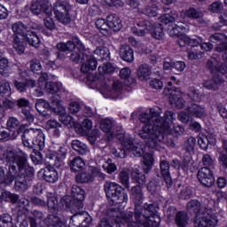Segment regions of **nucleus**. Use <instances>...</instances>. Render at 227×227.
I'll return each instance as SVG.
<instances>
[{"label": "nucleus", "mask_w": 227, "mask_h": 227, "mask_svg": "<svg viewBox=\"0 0 227 227\" xmlns=\"http://www.w3.org/2000/svg\"><path fill=\"white\" fill-rule=\"evenodd\" d=\"M15 170L11 185L14 182V190L17 192H26L29 189V178L35 176V168L29 166L27 154L22 150H19Z\"/></svg>", "instance_id": "obj_1"}, {"label": "nucleus", "mask_w": 227, "mask_h": 227, "mask_svg": "<svg viewBox=\"0 0 227 227\" xmlns=\"http://www.w3.org/2000/svg\"><path fill=\"white\" fill-rule=\"evenodd\" d=\"M139 120L141 123H145L142 129L139 130L138 136L141 139H144L148 148L153 150H160L164 148L165 137L157 129V126L153 124V120L146 113L140 115Z\"/></svg>", "instance_id": "obj_2"}, {"label": "nucleus", "mask_w": 227, "mask_h": 227, "mask_svg": "<svg viewBox=\"0 0 227 227\" xmlns=\"http://www.w3.org/2000/svg\"><path fill=\"white\" fill-rule=\"evenodd\" d=\"M186 210L195 214L194 227H215L219 223L217 215L212 213V210L207 207L201 210V202L198 200H190L186 204Z\"/></svg>", "instance_id": "obj_3"}, {"label": "nucleus", "mask_w": 227, "mask_h": 227, "mask_svg": "<svg viewBox=\"0 0 227 227\" xmlns=\"http://www.w3.org/2000/svg\"><path fill=\"white\" fill-rule=\"evenodd\" d=\"M19 157V151L13 148L4 149L0 146V164H4V160L9 164L7 172L4 168L0 167V185L8 187L12 185V180L15 175V162Z\"/></svg>", "instance_id": "obj_4"}, {"label": "nucleus", "mask_w": 227, "mask_h": 227, "mask_svg": "<svg viewBox=\"0 0 227 227\" xmlns=\"http://www.w3.org/2000/svg\"><path fill=\"white\" fill-rule=\"evenodd\" d=\"M140 210L135 207V218L145 227H159L160 216H159V205L155 202H145L139 204Z\"/></svg>", "instance_id": "obj_5"}, {"label": "nucleus", "mask_w": 227, "mask_h": 227, "mask_svg": "<svg viewBox=\"0 0 227 227\" xmlns=\"http://www.w3.org/2000/svg\"><path fill=\"white\" fill-rule=\"evenodd\" d=\"M12 29L14 33V36H22L31 47H34L35 49L40 47L42 41H40V37L35 32L40 30V26L36 24H29L28 26H26L22 21H17L12 25Z\"/></svg>", "instance_id": "obj_6"}, {"label": "nucleus", "mask_w": 227, "mask_h": 227, "mask_svg": "<svg viewBox=\"0 0 227 227\" xmlns=\"http://www.w3.org/2000/svg\"><path fill=\"white\" fill-rule=\"evenodd\" d=\"M22 143L27 148L38 146L39 150L45 148V135L41 129H26L21 136Z\"/></svg>", "instance_id": "obj_7"}, {"label": "nucleus", "mask_w": 227, "mask_h": 227, "mask_svg": "<svg viewBox=\"0 0 227 227\" xmlns=\"http://www.w3.org/2000/svg\"><path fill=\"white\" fill-rule=\"evenodd\" d=\"M104 191L110 205H118V203H127L129 195L123 192V188L120 184L113 182H106L104 184Z\"/></svg>", "instance_id": "obj_8"}, {"label": "nucleus", "mask_w": 227, "mask_h": 227, "mask_svg": "<svg viewBox=\"0 0 227 227\" xmlns=\"http://www.w3.org/2000/svg\"><path fill=\"white\" fill-rule=\"evenodd\" d=\"M99 85L100 93L103 94L105 98H118L123 90V82L120 80H114L112 87L109 85V81L102 82Z\"/></svg>", "instance_id": "obj_9"}, {"label": "nucleus", "mask_w": 227, "mask_h": 227, "mask_svg": "<svg viewBox=\"0 0 227 227\" xmlns=\"http://www.w3.org/2000/svg\"><path fill=\"white\" fill-rule=\"evenodd\" d=\"M72 10L70 4L67 1L63 0H57L56 3L53 4V11L56 16V19L64 24L65 26L70 24L71 19L70 14L68 12Z\"/></svg>", "instance_id": "obj_10"}, {"label": "nucleus", "mask_w": 227, "mask_h": 227, "mask_svg": "<svg viewBox=\"0 0 227 227\" xmlns=\"http://www.w3.org/2000/svg\"><path fill=\"white\" fill-rule=\"evenodd\" d=\"M175 120H176V114L172 111H166L161 119H156V127L158 132H160V134L166 137L165 134L168 132L169 125H171ZM164 141L165 143H163V145H166V138H164Z\"/></svg>", "instance_id": "obj_11"}, {"label": "nucleus", "mask_w": 227, "mask_h": 227, "mask_svg": "<svg viewBox=\"0 0 227 227\" xmlns=\"http://www.w3.org/2000/svg\"><path fill=\"white\" fill-rule=\"evenodd\" d=\"M30 12L34 15L45 13L47 17H51V15H52V6L49 0H35L30 5Z\"/></svg>", "instance_id": "obj_12"}, {"label": "nucleus", "mask_w": 227, "mask_h": 227, "mask_svg": "<svg viewBox=\"0 0 227 227\" xmlns=\"http://www.w3.org/2000/svg\"><path fill=\"white\" fill-rule=\"evenodd\" d=\"M57 49L58 51H70L74 49V51H79L82 54L86 51V47L77 36H72L71 40L67 43H57Z\"/></svg>", "instance_id": "obj_13"}, {"label": "nucleus", "mask_w": 227, "mask_h": 227, "mask_svg": "<svg viewBox=\"0 0 227 227\" xmlns=\"http://www.w3.org/2000/svg\"><path fill=\"white\" fill-rule=\"evenodd\" d=\"M197 178L204 187H212L215 183L214 173H212L210 168L207 167H202L199 169Z\"/></svg>", "instance_id": "obj_14"}, {"label": "nucleus", "mask_w": 227, "mask_h": 227, "mask_svg": "<svg viewBox=\"0 0 227 227\" xmlns=\"http://www.w3.org/2000/svg\"><path fill=\"white\" fill-rule=\"evenodd\" d=\"M70 224L76 227H90L91 224V216L88 212H80L73 215L70 218Z\"/></svg>", "instance_id": "obj_15"}, {"label": "nucleus", "mask_w": 227, "mask_h": 227, "mask_svg": "<svg viewBox=\"0 0 227 227\" xmlns=\"http://www.w3.org/2000/svg\"><path fill=\"white\" fill-rule=\"evenodd\" d=\"M106 74H114V66L109 62L98 67V73L92 75V82L99 84L106 82Z\"/></svg>", "instance_id": "obj_16"}, {"label": "nucleus", "mask_w": 227, "mask_h": 227, "mask_svg": "<svg viewBox=\"0 0 227 227\" xmlns=\"http://www.w3.org/2000/svg\"><path fill=\"white\" fill-rule=\"evenodd\" d=\"M154 26L155 25L148 20H140L137 22V27L132 28V33L137 36H146L148 33H151Z\"/></svg>", "instance_id": "obj_17"}, {"label": "nucleus", "mask_w": 227, "mask_h": 227, "mask_svg": "<svg viewBox=\"0 0 227 227\" xmlns=\"http://www.w3.org/2000/svg\"><path fill=\"white\" fill-rule=\"evenodd\" d=\"M210 42L212 43H218L215 51V52H225L227 51V36L222 33H215L210 35L209 37Z\"/></svg>", "instance_id": "obj_18"}, {"label": "nucleus", "mask_w": 227, "mask_h": 227, "mask_svg": "<svg viewBox=\"0 0 227 227\" xmlns=\"http://www.w3.org/2000/svg\"><path fill=\"white\" fill-rule=\"evenodd\" d=\"M12 84L17 91L20 93H26V91H27V88H35V86H36V81L33 79L21 80L18 78L13 80Z\"/></svg>", "instance_id": "obj_19"}, {"label": "nucleus", "mask_w": 227, "mask_h": 227, "mask_svg": "<svg viewBox=\"0 0 227 227\" xmlns=\"http://www.w3.org/2000/svg\"><path fill=\"white\" fill-rule=\"evenodd\" d=\"M131 198L135 207H137V212H139L141 207L139 205H143L144 194H143V186L135 185L131 187L130 190Z\"/></svg>", "instance_id": "obj_20"}, {"label": "nucleus", "mask_w": 227, "mask_h": 227, "mask_svg": "<svg viewBox=\"0 0 227 227\" xmlns=\"http://www.w3.org/2000/svg\"><path fill=\"white\" fill-rule=\"evenodd\" d=\"M186 111H188L191 116L200 118V120L207 116V109L199 104L190 103L186 107Z\"/></svg>", "instance_id": "obj_21"}, {"label": "nucleus", "mask_w": 227, "mask_h": 227, "mask_svg": "<svg viewBox=\"0 0 227 227\" xmlns=\"http://www.w3.org/2000/svg\"><path fill=\"white\" fill-rule=\"evenodd\" d=\"M71 195L77 202L78 210H81L83 207L82 201L86 198V192L81 186L74 184L71 189Z\"/></svg>", "instance_id": "obj_22"}, {"label": "nucleus", "mask_w": 227, "mask_h": 227, "mask_svg": "<svg viewBox=\"0 0 227 227\" xmlns=\"http://www.w3.org/2000/svg\"><path fill=\"white\" fill-rule=\"evenodd\" d=\"M39 173L43 175V180L48 184H56L59 178L58 171L54 168H45L41 169Z\"/></svg>", "instance_id": "obj_23"}, {"label": "nucleus", "mask_w": 227, "mask_h": 227, "mask_svg": "<svg viewBox=\"0 0 227 227\" xmlns=\"http://www.w3.org/2000/svg\"><path fill=\"white\" fill-rule=\"evenodd\" d=\"M160 173L163 180L167 184L168 189L173 185V179L171 178V174H169V162L166 160H163L160 163Z\"/></svg>", "instance_id": "obj_24"}, {"label": "nucleus", "mask_w": 227, "mask_h": 227, "mask_svg": "<svg viewBox=\"0 0 227 227\" xmlns=\"http://www.w3.org/2000/svg\"><path fill=\"white\" fill-rule=\"evenodd\" d=\"M221 84H223V78L217 74H215L212 79L205 80L203 82V87L206 88V90H212L213 91L218 90Z\"/></svg>", "instance_id": "obj_25"}, {"label": "nucleus", "mask_w": 227, "mask_h": 227, "mask_svg": "<svg viewBox=\"0 0 227 227\" xmlns=\"http://www.w3.org/2000/svg\"><path fill=\"white\" fill-rule=\"evenodd\" d=\"M106 22L108 28L113 29L115 33H118V31L121 30V27H123V25L121 24V20L120 17L110 14L106 17Z\"/></svg>", "instance_id": "obj_26"}, {"label": "nucleus", "mask_w": 227, "mask_h": 227, "mask_svg": "<svg viewBox=\"0 0 227 227\" xmlns=\"http://www.w3.org/2000/svg\"><path fill=\"white\" fill-rule=\"evenodd\" d=\"M30 205L31 202L27 199L22 198L18 200L16 205L17 217L20 218L22 215H27V214L29 212Z\"/></svg>", "instance_id": "obj_27"}, {"label": "nucleus", "mask_w": 227, "mask_h": 227, "mask_svg": "<svg viewBox=\"0 0 227 227\" xmlns=\"http://www.w3.org/2000/svg\"><path fill=\"white\" fill-rule=\"evenodd\" d=\"M137 75L138 81H150V77L152 75V67H150L148 64L140 65L137 69Z\"/></svg>", "instance_id": "obj_28"}, {"label": "nucleus", "mask_w": 227, "mask_h": 227, "mask_svg": "<svg viewBox=\"0 0 227 227\" xmlns=\"http://www.w3.org/2000/svg\"><path fill=\"white\" fill-rule=\"evenodd\" d=\"M119 54L123 61L132 63L134 61V50L129 45H121L119 50Z\"/></svg>", "instance_id": "obj_29"}, {"label": "nucleus", "mask_w": 227, "mask_h": 227, "mask_svg": "<svg viewBox=\"0 0 227 227\" xmlns=\"http://www.w3.org/2000/svg\"><path fill=\"white\" fill-rule=\"evenodd\" d=\"M169 101L172 106H176L178 109L185 107V100H184L182 94L178 90H174L170 93Z\"/></svg>", "instance_id": "obj_30"}, {"label": "nucleus", "mask_w": 227, "mask_h": 227, "mask_svg": "<svg viewBox=\"0 0 227 227\" xmlns=\"http://www.w3.org/2000/svg\"><path fill=\"white\" fill-rule=\"evenodd\" d=\"M184 16L186 19H192V20H198V19H203L205 17V12L200 8L190 7L184 12Z\"/></svg>", "instance_id": "obj_31"}, {"label": "nucleus", "mask_w": 227, "mask_h": 227, "mask_svg": "<svg viewBox=\"0 0 227 227\" xmlns=\"http://www.w3.org/2000/svg\"><path fill=\"white\" fill-rule=\"evenodd\" d=\"M206 67L211 74H226V71L221 69V63H219V60L214 57L207 59Z\"/></svg>", "instance_id": "obj_32"}, {"label": "nucleus", "mask_w": 227, "mask_h": 227, "mask_svg": "<svg viewBox=\"0 0 227 227\" xmlns=\"http://www.w3.org/2000/svg\"><path fill=\"white\" fill-rule=\"evenodd\" d=\"M51 100V102L50 105V109H51L54 114H59V113H65L66 109H65V106L61 105V97L59 95H54Z\"/></svg>", "instance_id": "obj_33"}, {"label": "nucleus", "mask_w": 227, "mask_h": 227, "mask_svg": "<svg viewBox=\"0 0 227 227\" xmlns=\"http://www.w3.org/2000/svg\"><path fill=\"white\" fill-rule=\"evenodd\" d=\"M60 52H66L67 58L69 59L72 63L78 64L81 62V59H82L83 54L81 53L77 50L69 49V50H59Z\"/></svg>", "instance_id": "obj_34"}, {"label": "nucleus", "mask_w": 227, "mask_h": 227, "mask_svg": "<svg viewBox=\"0 0 227 227\" xmlns=\"http://www.w3.org/2000/svg\"><path fill=\"white\" fill-rule=\"evenodd\" d=\"M44 223L52 227H67L65 222L61 221L57 214L49 215L45 219Z\"/></svg>", "instance_id": "obj_35"}, {"label": "nucleus", "mask_w": 227, "mask_h": 227, "mask_svg": "<svg viewBox=\"0 0 227 227\" xmlns=\"http://www.w3.org/2000/svg\"><path fill=\"white\" fill-rule=\"evenodd\" d=\"M69 167L74 173H79L86 168V163L82 158L75 157L69 161Z\"/></svg>", "instance_id": "obj_36"}, {"label": "nucleus", "mask_w": 227, "mask_h": 227, "mask_svg": "<svg viewBox=\"0 0 227 227\" xmlns=\"http://www.w3.org/2000/svg\"><path fill=\"white\" fill-rule=\"evenodd\" d=\"M26 38L19 37V35H13V49L19 54H24L26 52Z\"/></svg>", "instance_id": "obj_37"}, {"label": "nucleus", "mask_w": 227, "mask_h": 227, "mask_svg": "<svg viewBox=\"0 0 227 227\" xmlns=\"http://www.w3.org/2000/svg\"><path fill=\"white\" fill-rule=\"evenodd\" d=\"M175 222L178 227H186L189 224V215L184 211H179L176 214Z\"/></svg>", "instance_id": "obj_38"}, {"label": "nucleus", "mask_w": 227, "mask_h": 227, "mask_svg": "<svg viewBox=\"0 0 227 227\" xmlns=\"http://www.w3.org/2000/svg\"><path fill=\"white\" fill-rule=\"evenodd\" d=\"M150 34L155 40H164V36H166V34L164 33V27L160 24L154 25Z\"/></svg>", "instance_id": "obj_39"}, {"label": "nucleus", "mask_w": 227, "mask_h": 227, "mask_svg": "<svg viewBox=\"0 0 227 227\" xmlns=\"http://www.w3.org/2000/svg\"><path fill=\"white\" fill-rule=\"evenodd\" d=\"M60 203L63 205V207H66V208H73V210H80L79 206H77V201L74 200V197H70L69 195L64 196L60 200Z\"/></svg>", "instance_id": "obj_40"}, {"label": "nucleus", "mask_w": 227, "mask_h": 227, "mask_svg": "<svg viewBox=\"0 0 227 227\" xmlns=\"http://www.w3.org/2000/svg\"><path fill=\"white\" fill-rule=\"evenodd\" d=\"M0 95L4 98H10V97H12V87H10V82L6 80L0 82Z\"/></svg>", "instance_id": "obj_41"}, {"label": "nucleus", "mask_w": 227, "mask_h": 227, "mask_svg": "<svg viewBox=\"0 0 227 227\" xmlns=\"http://www.w3.org/2000/svg\"><path fill=\"white\" fill-rule=\"evenodd\" d=\"M71 145H72L73 150H74L75 152H78L80 155H86V153L90 152V149H88V145L82 144V142L79 140H73Z\"/></svg>", "instance_id": "obj_42"}, {"label": "nucleus", "mask_w": 227, "mask_h": 227, "mask_svg": "<svg viewBox=\"0 0 227 227\" xmlns=\"http://www.w3.org/2000/svg\"><path fill=\"white\" fill-rule=\"evenodd\" d=\"M11 70L12 67H10L8 59H2V60H0V74H2L3 77H10Z\"/></svg>", "instance_id": "obj_43"}, {"label": "nucleus", "mask_w": 227, "mask_h": 227, "mask_svg": "<svg viewBox=\"0 0 227 227\" xmlns=\"http://www.w3.org/2000/svg\"><path fill=\"white\" fill-rule=\"evenodd\" d=\"M90 70H97V59L90 58L82 65L81 71L83 74H88Z\"/></svg>", "instance_id": "obj_44"}, {"label": "nucleus", "mask_w": 227, "mask_h": 227, "mask_svg": "<svg viewBox=\"0 0 227 227\" xmlns=\"http://www.w3.org/2000/svg\"><path fill=\"white\" fill-rule=\"evenodd\" d=\"M119 179L123 187L128 191H130V176H129L127 170L123 169L119 173Z\"/></svg>", "instance_id": "obj_45"}, {"label": "nucleus", "mask_w": 227, "mask_h": 227, "mask_svg": "<svg viewBox=\"0 0 227 227\" xmlns=\"http://www.w3.org/2000/svg\"><path fill=\"white\" fill-rule=\"evenodd\" d=\"M0 200H3L4 201H11V203H17L19 201V195L11 193L10 192L2 191Z\"/></svg>", "instance_id": "obj_46"}, {"label": "nucleus", "mask_w": 227, "mask_h": 227, "mask_svg": "<svg viewBox=\"0 0 227 227\" xmlns=\"http://www.w3.org/2000/svg\"><path fill=\"white\" fill-rule=\"evenodd\" d=\"M195 146H196V137H190L187 140L184 141L183 148L187 152V153H193Z\"/></svg>", "instance_id": "obj_47"}, {"label": "nucleus", "mask_w": 227, "mask_h": 227, "mask_svg": "<svg viewBox=\"0 0 227 227\" xmlns=\"http://www.w3.org/2000/svg\"><path fill=\"white\" fill-rule=\"evenodd\" d=\"M75 180L77 184H88L93 180V176L88 172H82L76 175Z\"/></svg>", "instance_id": "obj_48"}, {"label": "nucleus", "mask_w": 227, "mask_h": 227, "mask_svg": "<svg viewBox=\"0 0 227 227\" xmlns=\"http://www.w3.org/2000/svg\"><path fill=\"white\" fill-rule=\"evenodd\" d=\"M94 56L99 59H106V58L109 57V49L104 46H98L94 51Z\"/></svg>", "instance_id": "obj_49"}, {"label": "nucleus", "mask_w": 227, "mask_h": 227, "mask_svg": "<svg viewBox=\"0 0 227 227\" xmlns=\"http://www.w3.org/2000/svg\"><path fill=\"white\" fill-rule=\"evenodd\" d=\"M61 90V84L56 82H47L45 84V90L47 93H51L54 95V93H58Z\"/></svg>", "instance_id": "obj_50"}, {"label": "nucleus", "mask_w": 227, "mask_h": 227, "mask_svg": "<svg viewBox=\"0 0 227 227\" xmlns=\"http://www.w3.org/2000/svg\"><path fill=\"white\" fill-rule=\"evenodd\" d=\"M179 200H191L192 198V188L186 186L183 188L177 194Z\"/></svg>", "instance_id": "obj_51"}, {"label": "nucleus", "mask_w": 227, "mask_h": 227, "mask_svg": "<svg viewBox=\"0 0 227 227\" xmlns=\"http://www.w3.org/2000/svg\"><path fill=\"white\" fill-rule=\"evenodd\" d=\"M96 27L99 29L102 35H107L109 33V28L107 25V21L104 19H98L96 21Z\"/></svg>", "instance_id": "obj_52"}, {"label": "nucleus", "mask_w": 227, "mask_h": 227, "mask_svg": "<svg viewBox=\"0 0 227 227\" xmlns=\"http://www.w3.org/2000/svg\"><path fill=\"white\" fill-rule=\"evenodd\" d=\"M132 71L129 67H124L120 71V77L124 79V82L127 84V86H130V79H132L130 77Z\"/></svg>", "instance_id": "obj_53"}, {"label": "nucleus", "mask_w": 227, "mask_h": 227, "mask_svg": "<svg viewBox=\"0 0 227 227\" xmlns=\"http://www.w3.org/2000/svg\"><path fill=\"white\" fill-rule=\"evenodd\" d=\"M144 13H145L147 17H157V15H159V7L153 4H149L144 9Z\"/></svg>", "instance_id": "obj_54"}, {"label": "nucleus", "mask_w": 227, "mask_h": 227, "mask_svg": "<svg viewBox=\"0 0 227 227\" xmlns=\"http://www.w3.org/2000/svg\"><path fill=\"white\" fill-rule=\"evenodd\" d=\"M162 114V110L159 107L156 108H151L150 109V118L151 120H153V124H155V127H157V120H161L162 117H159Z\"/></svg>", "instance_id": "obj_55"}, {"label": "nucleus", "mask_w": 227, "mask_h": 227, "mask_svg": "<svg viewBox=\"0 0 227 227\" xmlns=\"http://www.w3.org/2000/svg\"><path fill=\"white\" fill-rule=\"evenodd\" d=\"M187 96L193 102H200L201 100V96L200 95V90H196L194 87H190L188 89Z\"/></svg>", "instance_id": "obj_56"}, {"label": "nucleus", "mask_w": 227, "mask_h": 227, "mask_svg": "<svg viewBox=\"0 0 227 227\" xmlns=\"http://www.w3.org/2000/svg\"><path fill=\"white\" fill-rule=\"evenodd\" d=\"M35 109L37 113H43V111L51 109V104L47 103L43 99H37L35 102Z\"/></svg>", "instance_id": "obj_57"}, {"label": "nucleus", "mask_w": 227, "mask_h": 227, "mask_svg": "<svg viewBox=\"0 0 227 227\" xmlns=\"http://www.w3.org/2000/svg\"><path fill=\"white\" fill-rule=\"evenodd\" d=\"M152 166H153V158H152V155L148 154L147 156L144 157L143 168L145 173H150L152 170Z\"/></svg>", "instance_id": "obj_58"}, {"label": "nucleus", "mask_w": 227, "mask_h": 227, "mask_svg": "<svg viewBox=\"0 0 227 227\" xmlns=\"http://www.w3.org/2000/svg\"><path fill=\"white\" fill-rule=\"evenodd\" d=\"M168 33L172 38H178L180 36V27L178 25H169L168 27Z\"/></svg>", "instance_id": "obj_59"}, {"label": "nucleus", "mask_w": 227, "mask_h": 227, "mask_svg": "<svg viewBox=\"0 0 227 227\" xmlns=\"http://www.w3.org/2000/svg\"><path fill=\"white\" fill-rule=\"evenodd\" d=\"M178 19V15L174 14H165L161 17V22L163 24H173V22H176V20Z\"/></svg>", "instance_id": "obj_60"}, {"label": "nucleus", "mask_w": 227, "mask_h": 227, "mask_svg": "<svg viewBox=\"0 0 227 227\" xmlns=\"http://www.w3.org/2000/svg\"><path fill=\"white\" fill-rule=\"evenodd\" d=\"M147 189L151 194H156L159 191V181L152 179L147 184Z\"/></svg>", "instance_id": "obj_61"}, {"label": "nucleus", "mask_w": 227, "mask_h": 227, "mask_svg": "<svg viewBox=\"0 0 227 227\" xmlns=\"http://www.w3.org/2000/svg\"><path fill=\"white\" fill-rule=\"evenodd\" d=\"M12 216L10 215H5L0 217V227H13V223L12 222Z\"/></svg>", "instance_id": "obj_62"}, {"label": "nucleus", "mask_w": 227, "mask_h": 227, "mask_svg": "<svg viewBox=\"0 0 227 227\" xmlns=\"http://www.w3.org/2000/svg\"><path fill=\"white\" fill-rule=\"evenodd\" d=\"M12 131L8 128L0 129V141H10Z\"/></svg>", "instance_id": "obj_63"}, {"label": "nucleus", "mask_w": 227, "mask_h": 227, "mask_svg": "<svg viewBox=\"0 0 227 227\" xmlns=\"http://www.w3.org/2000/svg\"><path fill=\"white\" fill-rule=\"evenodd\" d=\"M100 129L103 132H111V129H113V121L110 119L101 121Z\"/></svg>", "instance_id": "obj_64"}]
</instances>
